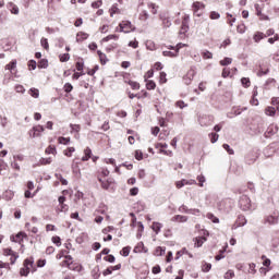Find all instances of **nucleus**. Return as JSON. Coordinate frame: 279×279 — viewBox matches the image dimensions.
I'll list each match as a JSON object with an SVG mask.
<instances>
[{
	"label": "nucleus",
	"instance_id": "obj_1",
	"mask_svg": "<svg viewBox=\"0 0 279 279\" xmlns=\"http://www.w3.org/2000/svg\"><path fill=\"white\" fill-rule=\"evenodd\" d=\"M198 123H199L201 128H210V125H213V123H215V116L199 114Z\"/></svg>",
	"mask_w": 279,
	"mask_h": 279
},
{
	"label": "nucleus",
	"instance_id": "obj_2",
	"mask_svg": "<svg viewBox=\"0 0 279 279\" xmlns=\"http://www.w3.org/2000/svg\"><path fill=\"white\" fill-rule=\"evenodd\" d=\"M29 267H34V257L24 260V267L20 270L21 276H29Z\"/></svg>",
	"mask_w": 279,
	"mask_h": 279
},
{
	"label": "nucleus",
	"instance_id": "obj_3",
	"mask_svg": "<svg viewBox=\"0 0 279 279\" xmlns=\"http://www.w3.org/2000/svg\"><path fill=\"white\" fill-rule=\"evenodd\" d=\"M239 204L242 210H252V201L246 195L241 196Z\"/></svg>",
	"mask_w": 279,
	"mask_h": 279
},
{
	"label": "nucleus",
	"instance_id": "obj_4",
	"mask_svg": "<svg viewBox=\"0 0 279 279\" xmlns=\"http://www.w3.org/2000/svg\"><path fill=\"white\" fill-rule=\"evenodd\" d=\"M41 132H45V126L36 125L28 131L31 138H38L41 135Z\"/></svg>",
	"mask_w": 279,
	"mask_h": 279
},
{
	"label": "nucleus",
	"instance_id": "obj_5",
	"mask_svg": "<svg viewBox=\"0 0 279 279\" xmlns=\"http://www.w3.org/2000/svg\"><path fill=\"white\" fill-rule=\"evenodd\" d=\"M197 72H195V68H191L186 75L183 77V82L184 84H186V86H189L192 82H193V78L195 77V74Z\"/></svg>",
	"mask_w": 279,
	"mask_h": 279
},
{
	"label": "nucleus",
	"instance_id": "obj_6",
	"mask_svg": "<svg viewBox=\"0 0 279 279\" xmlns=\"http://www.w3.org/2000/svg\"><path fill=\"white\" fill-rule=\"evenodd\" d=\"M120 32H123L124 34H130L132 32V22L130 21H122L119 24Z\"/></svg>",
	"mask_w": 279,
	"mask_h": 279
},
{
	"label": "nucleus",
	"instance_id": "obj_7",
	"mask_svg": "<svg viewBox=\"0 0 279 279\" xmlns=\"http://www.w3.org/2000/svg\"><path fill=\"white\" fill-rule=\"evenodd\" d=\"M192 8H193L194 14H196L197 16H202V13H199V10H204V8H206V4H204L203 2L196 1L192 4Z\"/></svg>",
	"mask_w": 279,
	"mask_h": 279
},
{
	"label": "nucleus",
	"instance_id": "obj_8",
	"mask_svg": "<svg viewBox=\"0 0 279 279\" xmlns=\"http://www.w3.org/2000/svg\"><path fill=\"white\" fill-rule=\"evenodd\" d=\"M278 214L274 213V215L267 216L265 221L266 223H269V226H276V223H278Z\"/></svg>",
	"mask_w": 279,
	"mask_h": 279
},
{
	"label": "nucleus",
	"instance_id": "obj_9",
	"mask_svg": "<svg viewBox=\"0 0 279 279\" xmlns=\"http://www.w3.org/2000/svg\"><path fill=\"white\" fill-rule=\"evenodd\" d=\"M27 234L25 232H19L15 236H11V241L13 243H23V239H25Z\"/></svg>",
	"mask_w": 279,
	"mask_h": 279
},
{
	"label": "nucleus",
	"instance_id": "obj_10",
	"mask_svg": "<svg viewBox=\"0 0 279 279\" xmlns=\"http://www.w3.org/2000/svg\"><path fill=\"white\" fill-rule=\"evenodd\" d=\"M160 21H162L163 27H170L171 26V17L168 15L161 14L159 15Z\"/></svg>",
	"mask_w": 279,
	"mask_h": 279
},
{
	"label": "nucleus",
	"instance_id": "obj_11",
	"mask_svg": "<svg viewBox=\"0 0 279 279\" xmlns=\"http://www.w3.org/2000/svg\"><path fill=\"white\" fill-rule=\"evenodd\" d=\"M277 132H278V126L270 125L265 132V136L266 138H269V136H274V134H276Z\"/></svg>",
	"mask_w": 279,
	"mask_h": 279
},
{
	"label": "nucleus",
	"instance_id": "obj_12",
	"mask_svg": "<svg viewBox=\"0 0 279 279\" xmlns=\"http://www.w3.org/2000/svg\"><path fill=\"white\" fill-rule=\"evenodd\" d=\"M84 154H85V156L82 157V161L86 162V161L90 160V156H93V150L89 147H87V148H85Z\"/></svg>",
	"mask_w": 279,
	"mask_h": 279
},
{
	"label": "nucleus",
	"instance_id": "obj_13",
	"mask_svg": "<svg viewBox=\"0 0 279 279\" xmlns=\"http://www.w3.org/2000/svg\"><path fill=\"white\" fill-rule=\"evenodd\" d=\"M264 38H267V35H265V33H260V32H256L253 36L254 43H258V41L263 40Z\"/></svg>",
	"mask_w": 279,
	"mask_h": 279
},
{
	"label": "nucleus",
	"instance_id": "obj_14",
	"mask_svg": "<svg viewBox=\"0 0 279 279\" xmlns=\"http://www.w3.org/2000/svg\"><path fill=\"white\" fill-rule=\"evenodd\" d=\"M88 38V34L84 32H80L76 34V43H84Z\"/></svg>",
	"mask_w": 279,
	"mask_h": 279
},
{
	"label": "nucleus",
	"instance_id": "obj_15",
	"mask_svg": "<svg viewBox=\"0 0 279 279\" xmlns=\"http://www.w3.org/2000/svg\"><path fill=\"white\" fill-rule=\"evenodd\" d=\"M172 221H179V223H186V221H189V217L177 215L172 218Z\"/></svg>",
	"mask_w": 279,
	"mask_h": 279
},
{
	"label": "nucleus",
	"instance_id": "obj_16",
	"mask_svg": "<svg viewBox=\"0 0 279 279\" xmlns=\"http://www.w3.org/2000/svg\"><path fill=\"white\" fill-rule=\"evenodd\" d=\"M28 95H31V97H34V99H38V97H40V90H38V88L32 87L28 90Z\"/></svg>",
	"mask_w": 279,
	"mask_h": 279
},
{
	"label": "nucleus",
	"instance_id": "obj_17",
	"mask_svg": "<svg viewBox=\"0 0 279 279\" xmlns=\"http://www.w3.org/2000/svg\"><path fill=\"white\" fill-rule=\"evenodd\" d=\"M235 222L240 228H243V226L247 225V219H245V216H239Z\"/></svg>",
	"mask_w": 279,
	"mask_h": 279
},
{
	"label": "nucleus",
	"instance_id": "obj_18",
	"mask_svg": "<svg viewBox=\"0 0 279 279\" xmlns=\"http://www.w3.org/2000/svg\"><path fill=\"white\" fill-rule=\"evenodd\" d=\"M70 128L72 133H76L75 138H80V130H82V126H80L78 124H70Z\"/></svg>",
	"mask_w": 279,
	"mask_h": 279
},
{
	"label": "nucleus",
	"instance_id": "obj_19",
	"mask_svg": "<svg viewBox=\"0 0 279 279\" xmlns=\"http://www.w3.org/2000/svg\"><path fill=\"white\" fill-rule=\"evenodd\" d=\"M109 12H110V16H114V14H121V10L119 9V7H118L117 3H114V4L110 8Z\"/></svg>",
	"mask_w": 279,
	"mask_h": 279
},
{
	"label": "nucleus",
	"instance_id": "obj_20",
	"mask_svg": "<svg viewBox=\"0 0 279 279\" xmlns=\"http://www.w3.org/2000/svg\"><path fill=\"white\" fill-rule=\"evenodd\" d=\"M14 197V192H12V190H7L3 193V198L7 199V202H10V199H12Z\"/></svg>",
	"mask_w": 279,
	"mask_h": 279
},
{
	"label": "nucleus",
	"instance_id": "obj_21",
	"mask_svg": "<svg viewBox=\"0 0 279 279\" xmlns=\"http://www.w3.org/2000/svg\"><path fill=\"white\" fill-rule=\"evenodd\" d=\"M210 269H213V264L203 262L202 271H204L205 274H208V271H210Z\"/></svg>",
	"mask_w": 279,
	"mask_h": 279
},
{
	"label": "nucleus",
	"instance_id": "obj_22",
	"mask_svg": "<svg viewBox=\"0 0 279 279\" xmlns=\"http://www.w3.org/2000/svg\"><path fill=\"white\" fill-rule=\"evenodd\" d=\"M97 54L99 57L101 64H106L108 62V58L106 57V53L101 52V50H98Z\"/></svg>",
	"mask_w": 279,
	"mask_h": 279
},
{
	"label": "nucleus",
	"instance_id": "obj_23",
	"mask_svg": "<svg viewBox=\"0 0 279 279\" xmlns=\"http://www.w3.org/2000/svg\"><path fill=\"white\" fill-rule=\"evenodd\" d=\"M109 40H119V35H108L101 39V43H109Z\"/></svg>",
	"mask_w": 279,
	"mask_h": 279
},
{
	"label": "nucleus",
	"instance_id": "obj_24",
	"mask_svg": "<svg viewBox=\"0 0 279 279\" xmlns=\"http://www.w3.org/2000/svg\"><path fill=\"white\" fill-rule=\"evenodd\" d=\"M134 252H147L145 244L143 242L137 243V245L134 247Z\"/></svg>",
	"mask_w": 279,
	"mask_h": 279
},
{
	"label": "nucleus",
	"instance_id": "obj_25",
	"mask_svg": "<svg viewBox=\"0 0 279 279\" xmlns=\"http://www.w3.org/2000/svg\"><path fill=\"white\" fill-rule=\"evenodd\" d=\"M37 66L38 69H47V66H49V61L47 59H41Z\"/></svg>",
	"mask_w": 279,
	"mask_h": 279
},
{
	"label": "nucleus",
	"instance_id": "obj_26",
	"mask_svg": "<svg viewBox=\"0 0 279 279\" xmlns=\"http://www.w3.org/2000/svg\"><path fill=\"white\" fill-rule=\"evenodd\" d=\"M162 229V225L160 222H153L151 230L158 234L160 230Z\"/></svg>",
	"mask_w": 279,
	"mask_h": 279
},
{
	"label": "nucleus",
	"instance_id": "obj_27",
	"mask_svg": "<svg viewBox=\"0 0 279 279\" xmlns=\"http://www.w3.org/2000/svg\"><path fill=\"white\" fill-rule=\"evenodd\" d=\"M265 114H267V117H275L276 116V108L267 107L266 110H265Z\"/></svg>",
	"mask_w": 279,
	"mask_h": 279
},
{
	"label": "nucleus",
	"instance_id": "obj_28",
	"mask_svg": "<svg viewBox=\"0 0 279 279\" xmlns=\"http://www.w3.org/2000/svg\"><path fill=\"white\" fill-rule=\"evenodd\" d=\"M58 143H59V145H69V143H71V137H62V136H60L58 138Z\"/></svg>",
	"mask_w": 279,
	"mask_h": 279
},
{
	"label": "nucleus",
	"instance_id": "obj_29",
	"mask_svg": "<svg viewBox=\"0 0 279 279\" xmlns=\"http://www.w3.org/2000/svg\"><path fill=\"white\" fill-rule=\"evenodd\" d=\"M145 82L147 90H154L156 88V82L147 80H145Z\"/></svg>",
	"mask_w": 279,
	"mask_h": 279
},
{
	"label": "nucleus",
	"instance_id": "obj_30",
	"mask_svg": "<svg viewBox=\"0 0 279 279\" xmlns=\"http://www.w3.org/2000/svg\"><path fill=\"white\" fill-rule=\"evenodd\" d=\"M9 10L11 14H19V7L14 3H9Z\"/></svg>",
	"mask_w": 279,
	"mask_h": 279
},
{
	"label": "nucleus",
	"instance_id": "obj_31",
	"mask_svg": "<svg viewBox=\"0 0 279 279\" xmlns=\"http://www.w3.org/2000/svg\"><path fill=\"white\" fill-rule=\"evenodd\" d=\"M209 19H211V21H218V19H221V14H219V12L211 11L209 13Z\"/></svg>",
	"mask_w": 279,
	"mask_h": 279
},
{
	"label": "nucleus",
	"instance_id": "obj_32",
	"mask_svg": "<svg viewBox=\"0 0 279 279\" xmlns=\"http://www.w3.org/2000/svg\"><path fill=\"white\" fill-rule=\"evenodd\" d=\"M162 56H165L166 58H178V53L177 52H172V51H169V50H165L162 52Z\"/></svg>",
	"mask_w": 279,
	"mask_h": 279
},
{
	"label": "nucleus",
	"instance_id": "obj_33",
	"mask_svg": "<svg viewBox=\"0 0 279 279\" xmlns=\"http://www.w3.org/2000/svg\"><path fill=\"white\" fill-rule=\"evenodd\" d=\"M7 71H14L16 69V60H12L9 64L5 65Z\"/></svg>",
	"mask_w": 279,
	"mask_h": 279
},
{
	"label": "nucleus",
	"instance_id": "obj_34",
	"mask_svg": "<svg viewBox=\"0 0 279 279\" xmlns=\"http://www.w3.org/2000/svg\"><path fill=\"white\" fill-rule=\"evenodd\" d=\"M40 45L44 49H46V51H49V40H47V38L43 37L40 40Z\"/></svg>",
	"mask_w": 279,
	"mask_h": 279
},
{
	"label": "nucleus",
	"instance_id": "obj_35",
	"mask_svg": "<svg viewBox=\"0 0 279 279\" xmlns=\"http://www.w3.org/2000/svg\"><path fill=\"white\" fill-rule=\"evenodd\" d=\"M131 250H132V247H130V246L123 247V248L121 250V252H120L121 256H124V257L130 256Z\"/></svg>",
	"mask_w": 279,
	"mask_h": 279
},
{
	"label": "nucleus",
	"instance_id": "obj_36",
	"mask_svg": "<svg viewBox=\"0 0 279 279\" xmlns=\"http://www.w3.org/2000/svg\"><path fill=\"white\" fill-rule=\"evenodd\" d=\"M59 60H60V62H69V60H71V54H69V53L60 54Z\"/></svg>",
	"mask_w": 279,
	"mask_h": 279
},
{
	"label": "nucleus",
	"instance_id": "obj_37",
	"mask_svg": "<svg viewBox=\"0 0 279 279\" xmlns=\"http://www.w3.org/2000/svg\"><path fill=\"white\" fill-rule=\"evenodd\" d=\"M46 154H52L53 156H56L58 154V150L56 149V146H48L46 148Z\"/></svg>",
	"mask_w": 279,
	"mask_h": 279
},
{
	"label": "nucleus",
	"instance_id": "obj_38",
	"mask_svg": "<svg viewBox=\"0 0 279 279\" xmlns=\"http://www.w3.org/2000/svg\"><path fill=\"white\" fill-rule=\"evenodd\" d=\"M241 84H242V86H244V88H250V86H251L250 78L248 77H242L241 78Z\"/></svg>",
	"mask_w": 279,
	"mask_h": 279
},
{
	"label": "nucleus",
	"instance_id": "obj_39",
	"mask_svg": "<svg viewBox=\"0 0 279 279\" xmlns=\"http://www.w3.org/2000/svg\"><path fill=\"white\" fill-rule=\"evenodd\" d=\"M140 21H147V19H149V13L147 12V11H142L141 13H140Z\"/></svg>",
	"mask_w": 279,
	"mask_h": 279
},
{
	"label": "nucleus",
	"instance_id": "obj_40",
	"mask_svg": "<svg viewBox=\"0 0 279 279\" xmlns=\"http://www.w3.org/2000/svg\"><path fill=\"white\" fill-rule=\"evenodd\" d=\"M228 64H232V58L226 57L223 60L220 61L221 66H228Z\"/></svg>",
	"mask_w": 279,
	"mask_h": 279
},
{
	"label": "nucleus",
	"instance_id": "obj_41",
	"mask_svg": "<svg viewBox=\"0 0 279 279\" xmlns=\"http://www.w3.org/2000/svg\"><path fill=\"white\" fill-rule=\"evenodd\" d=\"M3 255L4 256H16V252L12 251V248H4Z\"/></svg>",
	"mask_w": 279,
	"mask_h": 279
},
{
	"label": "nucleus",
	"instance_id": "obj_42",
	"mask_svg": "<svg viewBox=\"0 0 279 279\" xmlns=\"http://www.w3.org/2000/svg\"><path fill=\"white\" fill-rule=\"evenodd\" d=\"M129 85L131 86V88L133 90H138L141 88V84H138L137 82H134V81H130Z\"/></svg>",
	"mask_w": 279,
	"mask_h": 279
},
{
	"label": "nucleus",
	"instance_id": "obj_43",
	"mask_svg": "<svg viewBox=\"0 0 279 279\" xmlns=\"http://www.w3.org/2000/svg\"><path fill=\"white\" fill-rule=\"evenodd\" d=\"M186 32H189V24L182 22V25H181V29H180V33L179 34H186Z\"/></svg>",
	"mask_w": 279,
	"mask_h": 279
},
{
	"label": "nucleus",
	"instance_id": "obj_44",
	"mask_svg": "<svg viewBox=\"0 0 279 279\" xmlns=\"http://www.w3.org/2000/svg\"><path fill=\"white\" fill-rule=\"evenodd\" d=\"M204 60H213V52L206 50L202 53Z\"/></svg>",
	"mask_w": 279,
	"mask_h": 279
},
{
	"label": "nucleus",
	"instance_id": "obj_45",
	"mask_svg": "<svg viewBox=\"0 0 279 279\" xmlns=\"http://www.w3.org/2000/svg\"><path fill=\"white\" fill-rule=\"evenodd\" d=\"M148 8L151 10V14H158V7H156V3L150 2L148 3Z\"/></svg>",
	"mask_w": 279,
	"mask_h": 279
},
{
	"label": "nucleus",
	"instance_id": "obj_46",
	"mask_svg": "<svg viewBox=\"0 0 279 279\" xmlns=\"http://www.w3.org/2000/svg\"><path fill=\"white\" fill-rule=\"evenodd\" d=\"M209 138H210V143H217V141H219V134L210 133Z\"/></svg>",
	"mask_w": 279,
	"mask_h": 279
},
{
	"label": "nucleus",
	"instance_id": "obj_47",
	"mask_svg": "<svg viewBox=\"0 0 279 279\" xmlns=\"http://www.w3.org/2000/svg\"><path fill=\"white\" fill-rule=\"evenodd\" d=\"M74 151H75V147H69L68 149L64 150V156H66L68 158H71Z\"/></svg>",
	"mask_w": 279,
	"mask_h": 279
},
{
	"label": "nucleus",
	"instance_id": "obj_48",
	"mask_svg": "<svg viewBox=\"0 0 279 279\" xmlns=\"http://www.w3.org/2000/svg\"><path fill=\"white\" fill-rule=\"evenodd\" d=\"M184 254H189V251L186 248H182L181 251H178L175 260H178L181 256H184Z\"/></svg>",
	"mask_w": 279,
	"mask_h": 279
},
{
	"label": "nucleus",
	"instance_id": "obj_49",
	"mask_svg": "<svg viewBox=\"0 0 279 279\" xmlns=\"http://www.w3.org/2000/svg\"><path fill=\"white\" fill-rule=\"evenodd\" d=\"M207 219H210L213 223H219V218H217L214 214H207Z\"/></svg>",
	"mask_w": 279,
	"mask_h": 279
},
{
	"label": "nucleus",
	"instance_id": "obj_50",
	"mask_svg": "<svg viewBox=\"0 0 279 279\" xmlns=\"http://www.w3.org/2000/svg\"><path fill=\"white\" fill-rule=\"evenodd\" d=\"M165 254V248H162V246H158L155 250V256H162Z\"/></svg>",
	"mask_w": 279,
	"mask_h": 279
},
{
	"label": "nucleus",
	"instance_id": "obj_51",
	"mask_svg": "<svg viewBox=\"0 0 279 279\" xmlns=\"http://www.w3.org/2000/svg\"><path fill=\"white\" fill-rule=\"evenodd\" d=\"M245 29H246L245 24H240L236 27L238 34H245Z\"/></svg>",
	"mask_w": 279,
	"mask_h": 279
},
{
	"label": "nucleus",
	"instance_id": "obj_52",
	"mask_svg": "<svg viewBox=\"0 0 279 279\" xmlns=\"http://www.w3.org/2000/svg\"><path fill=\"white\" fill-rule=\"evenodd\" d=\"M63 89L64 93H71V90H73V85L71 83H65Z\"/></svg>",
	"mask_w": 279,
	"mask_h": 279
},
{
	"label": "nucleus",
	"instance_id": "obj_53",
	"mask_svg": "<svg viewBox=\"0 0 279 279\" xmlns=\"http://www.w3.org/2000/svg\"><path fill=\"white\" fill-rule=\"evenodd\" d=\"M243 110H247V108H243V109H241V108H233L232 112H233L234 117H239V114H241V112H243Z\"/></svg>",
	"mask_w": 279,
	"mask_h": 279
},
{
	"label": "nucleus",
	"instance_id": "obj_54",
	"mask_svg": "<svg viewBox=\"0 0 279 279\" xmlns=\"http://www.w3.org/2000/svg\"><path fill=\"white\" fill-rule=\"evenodd\" d=\"M248 274H256V264L252 263L248 265Z\"/></svg>",
	"mask_w": 279,
	"mask_h": 279
},
{
	"label": "nucleus",
	"instance_id": "obj_55",
	"mask_svg": "<svg viewBox=\"0 0 279 279\" xmlns=\"http://www.w3.org/2000/svg\"><path fill=\"white\" fill-rule=\"evenodd\" d=\"M102 3H104L102 0H97L92 3V8H95L97 10V9L101 8Z\"/></svg>",
	"mask_w": 279,
	"mask_h": 279
},
{
	"label": "nucleus",
	"instance_id": "obj_56",
	"mask_svg": "<svg viewBox=\"0 0 279 279\" xmlns=\"http://www.w3.org/2000/svg\"><path fill=\"white\" fill-rule=\"evenodd\" d=\"M52 243H54V245H57L58 247L62 245L60 236H52Z\"/></svg>",
	"mask_w": 279,
	"mask_h": 279
},
{
	"label": "nucleus",
	"instance_id": "obj_57",
	"mask_svg": "<svg viewBox=\"0 0 279 279\" xmlns=\"http://www.w3.org/2000/svg\"><path fill=\"white\" fill-rule=\"evenodd\" d=\"M76 70L84 71V60L81 59V61L76 62Z\"/></svg>",
	"mask_w": 279,
	"mask_h": 279
},
{
	"label": "nucleus",
	"instance_id": "obj_58",
	"mask_svg": "<svg viewBox=\"0 0 279 279\" xmlns=\"http://www.w3.org/2000/svg\"><path fill=\"white\" fill-rule=\"evenodd\" d=\"M36 66H37V63L35 60L28 61V69H31L32 71H36Z\"/></svg>",
	"mask_w": 279,
	"mask_h": 279
},
{
	"label": "nucleus",
	"instance_id": "obj_59",
	"mask_svg": "<svg viewBox=\"0 0 279 279\" xmlns=\"http://www.w3.org/2000/svg\"><path fill=\"white\" fill-rule=\"evenodd\" d=\"M232 278H234V270H228L225 274V279H232Z\"/></svg>",
	"mask_w": 279,
	"mask_h": 279
},
{
	"label": "nucleus",
	"instance_id": "obj_60",
	"mask_svg": "<svg viewBox=\"0 0 279 279\" xmlns=\"http://www.w3.org/2000/svg\"><path fill=\"white\" fill-rule=\"evenodd\" d=\"M197 181L199 186H204V182H206V177L201 174L197 177Z\"/></svg>",
	"mask_w": 279,
	"mask_h": 279
},
{
	"label": "nucleus",
	"instance_id": "obj_61",
	"mask_svg": "<svg viewBox=\"0 0 279 279\" xmlns=\"http://www.w3.org/2000/svg\"><path fill=\"white\" fill-rule=\"evenodd\" d=\"M15 92L23 95L25 93V87L23 85H15Z\"/></svg>",
	"mask_w": 279,
	"mask_h": 279
},
{
	"label": "nucleus",
	"instance_id": "obj_62",
	"mask_svg": "<svg viewBox=\"0 0 279 279\" xmlns=\"http://www.w3.org/2000/svg\"><path fill=\"white\" fill-rule=\"evenodd\" d=\"M92 274L95 279H99V267L94 268Z\"/></svg>",
	"mask_w": 279,
	"mask_h": 279
},
{
	"label": "nucleus",
	"instance_id": "obj_63",
	"mask_svg": "<svg viewBox=\"0 0 279 279\" xmlns=\"http://www.w3.org/2000/svg\"><path fill=\"white\" fill-rule=\"evenodd\" d=\"M104 260H106L107 263H114L116 258L114 255H108L104 257Z\"/></svg>",
	"mask_w": 279,
	"mask_h": 279
},
{
	"label": "nucleus",
	"instance_id": "obj_64",
	"mask_svg": "<svg viewBox=\"0 0 279 279\" xmlns=\"http://www.w3.org/2000/svg\"><path fill=\"white\" fill-rule=\"evenodd\" d=\"M135 160H143V151L135 150Z\"/></svg>",
	"mask_w": 279,
	"mask_h": 279
}]
</instances>
